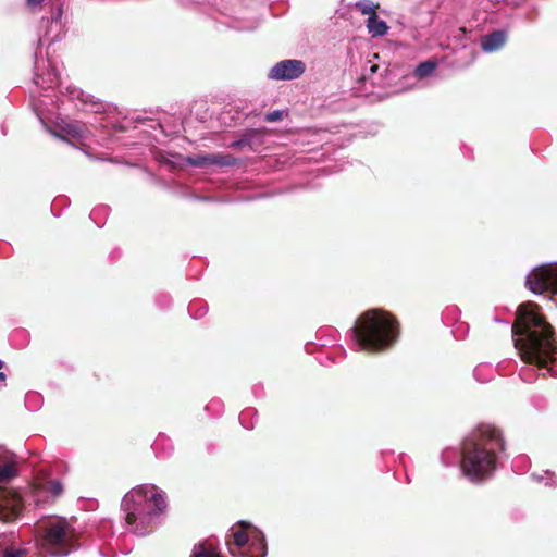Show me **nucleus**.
I'll return each mask as SVG.
<instances>
[{"mask_svg": "<svg viewBox=\"0 0 557 557\" xmlns=\"http://www.w3.org/2000/svg\"><path fill=\"white\" fill-rule=\"evenodd\" d=\"M511 332L515 347L524 362L549 369L556 361L555 330L537 304L527 301L518 307Z\"/></svg>", "mask_w": 557, "mask_h": 557, "instance_id": "nucleus-1", "label": "nucleus"}, {"mask_svg": "<svg viewBox=\"0 0 557 557\" xmlns=\"http://www.w3.org/2000/svg\"><path fill=\"white\" fill-rule=\"evenodd\" d=\"M505 449L500 431L491 424H479L462 442L461 470L472 482L488 479L497 467V453Z\"/></svg>", "mask_w": 557, "mask_h": 557, "instance_id": "nucleus-2", "label": "nucleus"}, {"mask_svg": "<svg viewBox=\"0 0 557 557\" xmlns=\"http://www.w3.org/2000/svg\"><path fill=\"white\" fill-rule=\"evenodd\" d=\"M399 336V322L383 309L362 312L352 327V339L358 347L370 354L391 349Z\"/></svg>", "mask_w": 557, "mask_h": 557, "instance_id": "nucleus-3", "label": "nucleus"}, {"mask_svg": "<svg viewBox=\"0 0 557 557\" xmlns=\"http://www.w3.org/2000/svg\"><path fill=\"white\" fill-rule=\"evenodd\" d=\"M63 8L61 4L52 7L49 17H42L39 27L38 47L34 53L33 82L41 90H53L60 85V73L55 61L44 55L41 47L60 41L65 33V24L62 20Z\"/></svg>", "mask_w": 557, "mask_h": 557, "instance_id": "nucleus-4", "label": "nucleus"}, {"mask_svg": "<svg viewBox=\"0 0 557 557\" xmlns=\"http://www.w3.org/2000/svg\"><path fill=\"white\" fill-rule=\"evenodd\" d=\"M40 547L51 557H66L79 547L75 530L65 520H54L42 529Z\"/></svg>", "mask_w": 557, "mask_h": 557, "instance_id": "nucleus-5", "label": "nucleus"}, {"mask_svg": "<svg viewBox=\"0 0 557 557\" xmlns=\"http://www.w3.org/2000/svg\"><path fill=\"white\" fill-rule=\"evenodd\" d=\"M138 117L116 119L112 116H101L97 122L99 126L104 128L106 135L112 140L121 141L125 146L134 145L135 141H127L128 138L136 139Z\"/></svg>", "mask_w": 557, "mask_h": 557, "instance_id": "nucleus-6", "label": "nucleus"}, {"mask_svg": "<svg viewBox=\"0 0 557 557\" xmlns=\"http://www.w3.org/2000/svg\"><path fill=\"white\" fill-rule=\"evenodd\" d=\"M525 285L534 294L549 292L557 296V263L533 269L527 276Z\"/></svg>", "mask_w": 557, "mask_h": 557, "instance_id": "nucleus-7", "label": "nucleus"}, {"mask_svg": "<svg viewBox=\"0 0 557 557\" xmlns=\"http://www.w3.org/2000/svg\"><path fill=\"white\" fill-rule=\"evenodd\" d=\"M22 510V499L13 491L0 487V521L15 520Z\"/></svg>", "mask_w": 557, "mask_h": 557, "instance_id": "nucleus-8", "label": "nucleus"}, {"mask_svg": "<svg viewBox=\"0 0 557 557\" xmlns=\"http://www.w3.org/2000/svg\"><path fill=\"white\" fill-rule=\"evenodd\" d=\"M121 511L124 515L126 525L132 532H136L139 517V486L133 487L124 495L121 502Z\"/></svg>", "mask_w": 557, "mask_h": 557, "instance_id": "nucleus-9", "label": "nucleus"}, {"mask_svg": "<svg viewBox=\"0 0 557 557\" xmlns=\"http://www.w3.org/2000/svg\"><path fill=\"white\" fill-rule=\"evenodd\" d=\"M306 70L300 60H283L276 63L269 72V77L275 81H289L298 78Z\"/></svg>", "mask_w": 557, "mask_h": 557, "instance_id": "nucleus-10", "label": "nucleus"}, {"mask_svg": "<svg viewBox=\"0 0 557 557\" xmlns=\"http://www.w3.org/2000/svg\"><path fill=\"white\" fill-rule=\"evenodd\" d=\"M141 498L145 499L148 515H158L166 508L164 494L154 485H141Z\"/></svg>", "mask_w": 557, "mask_h": 557, "instance_id": "nucleus-11", "label": "nucleus"}, {"mask_svg": "<svg viewBox=\"0 0 557 557\" xmlns=\"http://www.w3.org/2000/svg\"><path fill=\"white\" fill-rule=\"evenodd\" d=\"M16 475L17 467L15 454L0 446V483L9 482Z\"/></svg>", "mask_w": 557, "mask_h": 557, "instance_id": "nucleus-12", "label": "nucleus"}, {"mask_svg": "<svg viewBox=\"0 0 557 557\" xmlns=\"http://www.w3.org/2000/svg\"><path fill=\"white\" fill-rule=\"evenodd\" d=\"M507 40V34L504 30H494L481 39V47L485 52H493L500 49Z\"/></svg>", "mask_w": 557, "mask_h": 557, "instance_id": "nucleus-13", "label": "nucleus"}, {"mask_svg": "<svg viewBox=\"0 0 557 557\" xmlns=\"http://www.w3.org/2000/svg\"><path fill=\"white\" fill-rule=\"evenodd\" d=\"M65 91H66L65 95L72 101L77 100L83 106L90 103L95 108V113H99L100 109L103 108V106L101 103L95 101L92 96L85 94L82 89H78L74 86H67L65 88Z\"/></svg>", "mask_w": 557, "mask_h": 557, "instance_id": "nucleus-14", "label": "nucleus"}, {"mask_svg": "<svg viewBox=\"0 0 557 557\" xmlns=\"http://www.w3.org/2000/svg\"><path fill=\"white\" fill-rule=\"evenodd\" d=\"M62 131L69 136L77 139L87 138L89 135H94L85 124L79 122L65 123Z\"/></svg>", "mask_w": 557, "mask_h": 557, "instance_id": "nucleus-15", "label": "nucleus"}, {"mask_svg": "<svg viewBox=\"0 0 557 557\" xmlns=\"http://www.w3.org/2000/svg\"><path fill=\"white\" fill-rule=\"evenodd\" d=\"M367 28L373 37L383 36L387 33L388 26L385 21L380 20L377 14L369 17L367 21Z\"/></svg>", "mask_w": 557, "mask_h": 557, "instance_id": "nucleus-16", "label": "nucleus"}, {"mask_svg": "<svg viewBox=\"0 0 557 557\" xmlns=\"http://www.w3.org/2000/svg\"><path fill=\"white\" fill-rule=\"evenodd\" d=\"M260 133L261 132L256 128L246 129L238 140L231 143L230 147L234 149H242L243 147L251 146L252 138Z\"/></svg>", "mask_w": 557, "mask_h": 557, "instance_id": "nucleus-17", "label": "nucleus"}, {"mask_svg": "<svg viewBox=\"0 0 557 557\" xmlns=\"http://www.w3.org/2000/svg\"><path fill=\"white\" fill-rule=\"evenodd\" d=\"M41 488L53 499L63 494V484L59 480H49L42 484Z\"/></svg>", "mask_w": 557, "mask_h": 557, "instance_id": "nucleus-18", "label": "nucleus"}, {"mask_svg": "<svg viewBox=\"0 0 557 557\" xmlns=\"http://www.w3.org/2000/svg\"><path fill=\"white\" fill-rule=\"evenodd\" d=\"M236 158L227 153H212L210 154L211 165L232 166L236 163Z\"/></svg>", "mask_w": 557, "mask_h": 557, "instance_id": "nucleus-19", "label": "nucleus"}, {"mask_svg": "<svg viewBox=\"0 0 557 557\" xmlns=\"http://www.w3.org/2000/svg\"><path fill=\"white\" fill-rule=\"evenodd\" d=\"M191 557H221L212 545L199 544L195 546Z\"/></svg>", "mask_w": 557, "mask_h": 557, "instance_id": "nucleus-20", "label": "nucleus"}, {"mask_svg": "<svg viewBox=\"0 0 557 557\" xmlns=\"http://www.w3.org/2000/svg\"><path fill=\"white\" fill-rule=\"evenodd\" d=\"M436 67V63L433 61H425L420 63L416 70L414 75L419 78H424L429 76Z\"/></svg>", "mask_w": 557, "mask_h": 557, "instance_id": "nucleus-21", "label": "nucleus"}, {"mask_svg": "<svg viewBox=\"0 0 557 557\" xmlns=\"http://www.w3.org/2000/svg\"><path fill=\"white\" fill-rule=\"evenodd\" d=\"M356 7L361 12V14L372 17L373 15H376V9L379 8V4H373L369 0H364L358 2Z\"/></svg>", "mask_w": 557, "mask_h": 557, "instance_id": "nucleus-22", "label": "nucleus"}, {"mask_svg": "<svg viewBox=\"0 0 557 557\" xmlns=\"http://www.w3.org/2000/svg\"><path fill=\"white\" fill-rule=\"evenodd\" d=\"M186 160H187L188 164H190L193 166H197V168H203L207 165H211L210 154H196V156L188 157Z\"/></svg>", "mask_w": 557, "mask_h": 557, "instance_id": "nucleus-23", "label": "nucleus"}, {"mask_svg": "<svg viewBox=\"0 0 557 557\" xmlns=\"http://www.w3.org/2000/svg\"><path fill=\"white\" fill-rule=\"evenodd\" d=\"M234 544L238 548H243L248 543V534L245 530H237L233 533Z\"/></svg>", "mask_w": 557, "mask_h": 557, "instance_id": "nucleus-24", "label": "nucleus"}, {"mask_svg": "<svg viewBox=\"0 0 557 557\" xmlns=\"http://www.w3.org/2000/svg\"><path fill=\"white\" fill-rule=\"evenodd\" d=\"M286 115H287V112L282 111V110H275V111L267 113L264 116V120L267 122L272 123V122L281 121Z\"/></svg>", "mask_w": 557, "mask_h": 557, "instance_id": "nucleus-25", "label": "nucleus"}, {"mask_svg": "<svg viewBox=\"0 0 557 557\" xmlns=\"http://www.w3.org/2000/svg\"><path fill=\"white\" fill-rule=\"evenodd\" d=\"M26 550L23 548L8 547L3 552V557H25Z\"/></svg>", "mask_w": 557, "mask_h": 557, "instance_id": "nucleus-26", "label": "nucleus"}, {"mask_svg": "<svg viewBox=\"0 0 557 557\" xmlns=\"http://www.w3.org/2000/svg\"><path fill=\"white\" fill-rule=\"evenodd\" d=\"M32 400L39 401V395L37 393H28L25 398V405L30 411H36L39 405L32 406Z\"/></svg>", "mask_w": 557, "mask_h": 557, "instance_id": "nucleus-27", "label": "nucleus"}, {"mask_svg": "<svg viewBox=\"0 0 557 557\" xmlns=\"http://www.w3.org/2000/svg\"><path fill=\"white\" fill-rule=\"evenodd\" d=\"M110 211V208L108 206H104V205H101V206H98L97 208H95L91 213H90V218L91 219H97L99 215H107Z\"/></svg>", "mask_w": 557, "mask_h": 557, "instance_id": "nucleus-28", "label": "nucleus"}, {"mask_svg": "<svg viewBox=\"0 0 557 557\" xmlns=\"http://www.w3.org/2000/svg\"><path fill=\"white\" fill-rule=\"evenodd\" d=\"M26 1L30 8H35V7H38L39 4H41L45 0H26Z\"/></svg>", "mask_w": 557, "mask_h": 557, "instance_id": "nucleus-29", "label": "nucleus"}, {"mask_svg": "<svg viewBox=\"0 0 557 557\" xmlns=\"http://www.w3.org/2000/svg\"><path fill=\"white\" fill-rule=\"evenodd\" d=\"M377 70H379V65H376V64L372 65L371 69H370V71L372 73H375Z\"/></svg>", "mask_w": 557, "mask_h": 557, "instance_id": "nucleus-30", "label": "nucleus"}, {"mask_svg": "<svg viewBox=\"0 0 557 557\" xmlns=\"http://www.w3.org/2000/svg\"><path fill=\"white\" fill-rule=\"evenodd\" d=\"M7 375L3 372H0V382L5 381Z\"/></svg>", "mask_w": 557, "mask_h": 557, "instance_id": "nucleus-31", "label": "nucleus"}, {"mask_svg": "<svg viewBox=\"0 0 557 557\" xmlns=\"http://www.w3.org/2000/svg\"><path fill=\"white\" fill-rule=\"evenodd\" d=\"M20 334H25V332H24V331H16V332L14 333V335H20Z\"/></svg>", "mask_w": 557, "mask_h": 557, "instance_id": "nucleus-32", "label": "nucleus"}, {"mask_svg": "<svg viewBox=\"0 0 557 557\" xmlns=\"http://www.w3.org/2000/svg\"><path fill=\"white\" fill-rule=\"evenodd\" d=\"M4 367V362L0 359V369Z\"/></svg>", "mask_w": 557, "mask_h": 557, "instance_id": "nucleus-33", "label": "nucleus"}, {"mask_svg": "<svg viewBox=\"0 0 557 557\" xmlns=\"http://www.w3.org/2000/svg\"><path fill=\"white\" fill-rule=\"evenodd\" d=\"M38 403H39V401L32 400V406H34V405H36V404L38 405Z\"/></svg>", "mask_w": 557, "mask_h": 557, "instance_id": "nucleus-34", "label": "nucleus"}]
</instances>
